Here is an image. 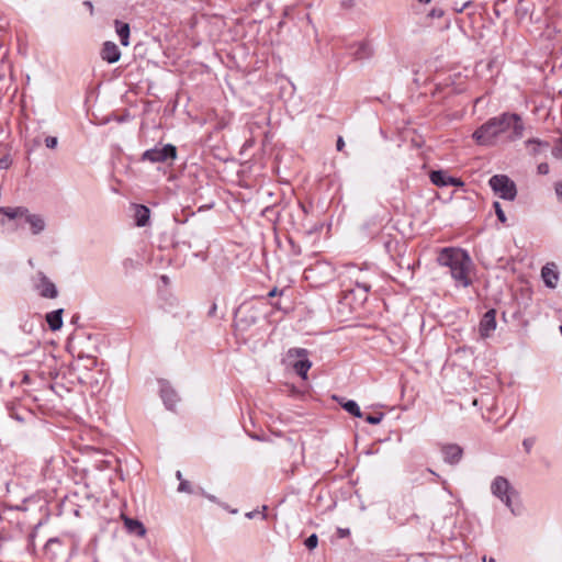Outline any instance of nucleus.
Listing matches in <instances>:
<instances>
[{"mask_svg": "<svg viewBox=\"0 0 562 562\" xmlns=\"http://www.w3.org/2000/svg\"><path fill=\"white\" fill-rule=\"evenodd\" d=\"M507 131H510V139H517L522 136L524 123L519 115L504 113L492 117L476 128L472 136L479 145L492 146L495 144L497 136Z\"/></svg>", "mask_w": 562, "mask_h": 562, "instance_id": "nucleus-1", "label": "nucleus"}, {"mask_svg": "<svg viewBox=\"0 0 562 562\" xmlns=\"http://www.w3.org/2000/svg\"><path fill=\"white\" fill-rule=\"evenodd\" d=\"M437 261L440 266L448 267L450 274L458 285L467 288L471 285L470 273L473 261L465 250L447 247L440 250Z\"/></svg>", "mask_w": 562, "mask_h": 562, "instance_id": "nucleus-2", "label": "nucleus"}, {"mask_svg": "<svg viewBox=\"0 0 562 562\" xmlns=\"http://www.w3.org/2000/svg\"><path fill=\"white\" fill-rule=\"evenodd\" d=\"M491 492L495 497L499 498L514 515H519V510L513 505V499L518 496V493L506 477L501 475L496 476L491 484Z\"/></svg>", "mask_w": 562, "mask_h": 562, "instance_id": "nucleus-3", "label": "nucleus"}, {"mask_svg": "<svg viewBox=\"0 0 562 562\" xmlns=\"http://www.w3.org/2000/svg\"><path fill=\"white\" fill-rule=\"evenodd\" d=\"M283 361L303 379H306L307 371L312 367V362L308 360V352L303 348L289 349Z\"/></svg>", "mask_w": 562, "mask_h": 562, "instance_id": "nucleus-4", "label": "nucleus"}, {"mask_svg": "<svg viewBox=\"0 0 562 562\" xmlns=\"http://www.w3.org/2000/svg\"><path fill=\"white\" fill-rule=\"evenodd\" d=\"M389 515L398 525H405L411 519H418V516L414 513V502L405 497L391 505Z\"/></svg>", "mask_w": 562, "mask_h": 562, "instance_id": "nucleus-5", "label": "nucleus"}, {"mask_svg": "<svg viewBox=\"0 0 562 562\" xmlns=\"http://www.w3.org/2000/svg\"><path fill=\"white\" fill-rule=\"evenodd\" d=\"M178 153L177 147L172 144H166L162 147L155 146L143 153L140 160L149 161L151 164L157 162H172L177 159Z\"/></svg>", "mask_w": 562, "mask_h": 562, "instance_id": "nucleus-6", "label": "nucleus"}, {"mask_svg": "<svg viewBox=\"0 0 562 562\" xmlns=\"http://www.w3.org/2000/svg\"><path fill=\"white\" fill-rule=\"evenodd\" d=\"M492 190L504 200L513 201L517 195L516 184L505 175H495L490 181Z\"/></svg>", "mask_w": 562, "mask_h": 562, "instance_id": "nucleus-7", "label": "nucleus"}, {"mask_svg": "<svg viewBox=\"0 0 562 562\" xmlns=\"http://www.w3.org/2000/svg\"><path fill=\"white\" fill-rule=\"evenodd\" d=\"M32 285L41 297L56 299L58 296L57 286L43 271H37L32 278Z\"/></svg>", "mask_w": 562, "mask_h": 562, "instance_id": "nucleus-8", "label": "nucleus"}, {"mask_svg": "<svg viewBox=\"0 0 562 562\" xmlns=\"http://www.w3.org/2000/svg\"><path fill=\"white\" fill-rule=\"evenodd\" d=\"M68 553L67 546L60 538H50L44 546L43 554L49 562H59Z\"/></svg>", "mask_w": 562, "mask_h": 562, "instance_id": "nucleus-9", "label": "nucleus"}, {"mask_svg": "<svg viewBox=\"0 0 562 562\" xmlns=\"http://www.w3.org/2000/svg\"><path fill=\"white\" fill-rule=\"evenodd\" d=\"M495 329H496V312H495V310H490L483 315V317L480 322L479 331H480L481 337L487 338L492 335V333H494Z\"/></svg>", "mask_w": 562, "mask_h": 562, "instance_id": "nucleus-10", "label": "nucleus"}, {"mask_svg": "<svg viewBox=\"0 0 562 562\" xmlns=\"http://www.w3.org/2000/svg\"><path fill=\"white\" fill-rule=\"evenodd\" d=\"M431 182L437 187H448V186H462L463 182L460 179L452 178L448 176L446 171L436 170L430 173Z\"/></svg>", "mask_w": 562, "mask_h": 562, "instance_id": "nucleus-11", "label": "nucleus"}, {"mask_svg": "<svg viewBox=\"0 0 562 562\" xmlns=\"http://www.w3.org/2000/svg\"><path fill=\"white\" fill-rule=\"evenodd\" d=\"M441 452L443 454L445 462L450 464L459 463L463 454L462 448L456 443L443 446Z\"/></svg>", "mask_w": 562, "mask_h": 562, "instance_id": "nucleus-12", "label": "nucleus"}, {"mask_svg": "<svg viewBox=\"0 0 562 562\" xmlns=\"http://www.w3.org/2000/svg\"><path fill=\"white\" fill-rule=\"evenodd\" d=\"M23 221L30 225L32 234L34 235L41 234L46 227L43 216L40 214H31L29 210L26 211Z\"/></svg>", "mask_w": 562, "mask_h": 562, "instance_id": "nucleus-13", "label": "nucleus"}, {"mask_svg": "<svg viewBox=\"0 0 562 562\" xmlns=\"http://www.w3.org/2000/svg\"><path fill=\"white\" fill-rule=\"evenodd\" d=\"M541 278L548 288L554 289L558 284L559 273L554 263H547L541 269Z\"/></svg>", "mask_w": 562, "mask_h": 562, "instance_id": "nucleus-14", "label": "nucleus"}, {"mask_svg": "<svg viewBox=\"0 0 562 562\" xmlns=\"http://www.w3.org/2000/svg\"><path fill=\"white\" fill-rule=\"evenodd\" d=\"M101 57L109 64H114L121 58V52L115 43L108 41L103 44Z\"/></svg>", "mask_w": 562, "mask_h": 562, "instance_id": "nucleus-15", "label": "nucleus"}, {"mask_svg": "<svg viewBox=\"0 0 562 562\" xmlns=\"http://www.w3.org/2000/svg\"><path fill=\"white\" fill-rule=\"evenodd\" d=\"M134 221L136 226L144 227L148 224L150 217V210L143 204L134 205Z\"/></svg>", "mask_w": 562, "mask_h": 562, "instance_id": "nucleus-16", "label": "nucleus"}, {"mask_svg": "<svg viewBox=\"0 0 562 562\" xmlns=\"http://www.w3.org/2000/svg\"><path fill=\"white\" fill-rule=\"evenodd\" d=\"M63 313H64V310L59 308V310L52 311V312L46 314L45 319H46L49 328L53 331H56V330L61 328V326H63Z\"/></svg>", "mask_w": 562, "mask_h": 562, "instance_id": "nucleus-17", "label": "nucleus"}, {"mask_svg": "<svg viewBox=\"0 0 562 562\" xmlns=\"http://www.w3.org/2000/svg\"><path fill=\"white\" fill-rule=\"evenodd\" d=\"M27 209L24 206H1L0 214L8 217L9 220H23Z\"/></svg>", "mask_w": 562, "mask_h": 562, "instance_id": "nucleus-18", "label": "nucleus"}, {"mask_svg": "<svg viewBox=\"0 0 562 562\" xmlns=\"http://www.w3.org/2000/svg\"><path fill=\"white\" fill-rule=\"evenodd\" d=\"M160 393L166 407L172 409L178 401L177 393L167 384L161 385Z\"/></svg>", "mask_w": 562, "mask_h": 562, "instance_id": "nucleus-19", "label": "nucleus"}, {"mask_svg": "<svg viewBox=\"0 0 562 562\" xmlns=\"http://www.w3.org/2000/svg\"><path fill=\"white\" fill-rule=\"evenodd\" d=\"M116 34L120 37L121 44L127 46L130 44V25L119 20L114 21Z\"/></svg>", "mask_w": 562, "mask_h": 562, "instance_id": "nucleus-20", "label": "nucleus"}, {"mask_svg": "<svg viewBox=\"0 0 562 562\" xmlns=\"http://www.w3.org/2000/svg\"><path fill=\"white\" fill-rule=\"evenodd\" d=\"M124 525H125L126 529L132 533H135L140 537L145 536V533H146V529H145L144 525L136 519L125 517Z\"/></svg>", "mask_w": 562, "mask_h": 562, "instance_id": "nucleus-21", "label": "nucleus"}, {"mask_svg": "<svg viewBox=\"0 0 562 562\" xmlns=\"http://www.w3.org/2000/svg\"><path fill=\"white\" fill-rule=\"evenodd\" d=\"M340 404H341L342 408L346 412H348L350 415L358 417V418L362 417V412H361L359 405L355 401L348 400L346 402H341Z\"/></svg>", "mask_w": 562, "mask_h": 562, "instance_id": "nucleus-22", "label": "nucleus"}, {"mask_svg": "<svg viewBox=\"0 0 562 562\" xmlns=\"http://www.w3.org/2000/svg\"><path fill=\"white\" fill-rule=\"evenodd\" d=\"M372 54L371 47L368 43H360L358 45L357 50L355 52V56L358 59H363L370 57Z\"/></svg>", "mask_w": 562, "mask_h": 562, "instance_id": "nucleus-23", "label": "nucleus"}, {"mask_svg": "<svg viewBox=\"0 0 562 562\" xmlns=\"http://www.w3.org/2000/svg\"><path fill=\"white\" fill-rule=\"evenodd\" d=\"M552 156L562 160V133L561 136L555 140V144L552 148Z\"/></svg>", "mask_w": 562, "mask_h": 562, "instance_id": "nucleus-24", "label": "nucleus"}, {"mask_svg": "<svg viewBox=\"0 0 562 562\" xmlns=\"http://www.w3.org/2000/svg\"><path fill=\"white\" fill-rule=\"evenodd\" d=\"M356 288H357L358 290H361V291H362V293H363V300H366V299H367V293H368V292L370 291V289H371V284H370L369 282H367V281H363V280H361V281H360V280H358V279H357V280H356Z\"/></svg>", "mask_w": 562, "mask_h": 562, "instance_id": "nucleus-25", "label": "nucleus"}, {"mask_svg": "<svg viewBox=\"0 0 562 562\" xmlns=\"http://www.w3.org/2000/svg\"><path fill=\"white\" fill-rule=\"evenodd\" d=\"M493 206H494L495 214H496L498 221L502 223H506L507 218H506V215H505L499 202H494Z\"/></svg>", "mask_w": 562, "mask_h": 562, "instance_id": "nucleus-26", "label": "nucleus"}, {"mask_svg": "<svg viewBox=\"0 0 562 562\" xmlns=\"http://www.w3.org/2000/svg\"><path fill=\"white\" fill-rule=\"evenodd\" d=\"M384 417V414L383 413H379V414H375V415H367L366 416V422L371 424V425H378L382 422Z\"/></svg>", "mask_w": 562, "mask_h": 562, "instance_id": "nucleus-27", "label": "nucleus"}, {"mask_svg": "<svg viewBox=\"0 0 562 562\" xmlns=\"http://www.w3.org/2000/svg\"><path fill=\"white\" fill-rule=\"evenodd\" d=\"M305 546L307 549L313 550L317 547L318 538L317 535L313 533L305 540Z\"/></svg>", "mask_w": 562, "mask_h": 562, "instance_id": "nucleus-28", "label": "nucleus"}, {"mask_svg": "<svg viewBox=\"0 0 562 562\" xmlns=\"http://www.w3.org/2000/svg\"><path fill=\"white\" fill-rule=\"evenodd\" d=\"M179 492L192 493L191 484L189 481H181L178 486Z\"/></svg>", "mask_w": 562, "mask_h": 562, "instance_id": "nucleus-29", "label": "nucleus"}, {"mask_svg": "<svg viewBox=\"0 0 562 562\" xmlns=\"http://www.w3.org/2000/svg\"><path fill=\"white\" fill-rule=\"evenodd\" d=\"M473 3V0H464L462 4H456L454 11L458 13L463 12L468 7H470Z\"/></svg>", "mask_w": 562, "mask_h": 562, "instance_id": "nucleus-30", "label": "nucleus"}, {"mask_svg": "<svg viewBox=\"0 0 562 562\" xmlns=\"http://www.w3.org/2000/svg\"><path fill=\"white\" fill-rule=\"evenodd\" d=\"M57 144H58V140L54 136H48V137L45 138V145L48 148L53 149V148H55L57 146Z\"/></svg>", "mask_w": 562, "mask_h": 562, "instance_id": "nucleus-31", "label": "nucleus"}, {"mask_svg": "<svg viewBox=\"0 0 562 562\" xmlns=\"http://www.w3.org/2000/svg\"><path fill=\"white\" fill-rule=\"evenodd\" d=\"M11 166V160L9 157L0 158V169H8Z\"/></svg>", "mask_w": 562, "mask_h": 562, "instance_id": "nucleus-32", "label": "nucleus"}, {"mask_svg": "<svg viewBox=\"0 0 562 562\" xmlns=\"http://www.w3.org/2000/svg\"><path fill=\"white\" fill-rule=\"evenodd\" d=\"M538 172H539L540 175H547V173H549V165H548V164H546V162L540 164V165L538 166Z\"/></svg>", "mask_w": 562, "mask_h": 562, "instance_id": "nucleus-33", "label": "nucleus"}, {"mask_svg": "<svg viewBox=\"0 0 562 562\" xmlns=\"http://www.w3.org/2000/svg\"><path fill=\"white\" fill-rule=\"evenodd\" d=\"M443 15V11L441 9H432L429 12V16L431 18H441Z\"/></svg>", "mask_w": 562, "mask_h": 562, "instance_id": "nucleus-34", "label": "nucleus"}, {"mask_svg": "<svg viewBox=\"0 0 562 562\" xmlns=\"http://www.w3.org/2000/svg\"><path fill=\"white\" fill-rule=\"evenodd\" d=\"M216 312H217V305L216 303H212L209 312H207V316L209 317H215L216 316Z\"/></svg>", "mask_w": 562, "mask_h": 562, "instance_id": "nucleus-35", "label": "nucleus"}, {"mask_svg": "<svg viewBox=\"0 0 562 562\" xmlns=\"http://www.w3.org/2000/svg\"><path fill=\"white\" fill-rule=\"evenodd\" d=\"M533 445V440L528 438L522 441V446L525 447L526 451L529 452L531 447Z\"/></svg>", "mask_w": 562, "mask_h": 562, "instance_id": "nucleus-36", "label": "nucleus"}, {"mask_svg": "<svg viewBox=\"0 0 562 562\" xmlns=\"http://www.w3.org/2000/svg\"><path fill=\"white\" fill-rule=\"evenodd\" d=\"M555 192L558 198L562 201V182L557 183Z\"/></svg>", "mask_w": 562, "mask_h": 562, "instance_id": "nucleus-37", "label": "nucleus"}, {"mask_svg": "<svg viewBox=\"0 0 562 562\" xmlns=\"http://www.w3.org/2000/svg\"><path fill=\"white\" fill-rule=\"evenodd\" d=\"M531 144H536V145H543V146H548V143H542L541 140L539 139H529L527 140V145H531Z\"/></svg>", "mask_w": 562, "mask_h": 562, "instance_id": "nucleus-38", "label": "nucleus"}, {"mask_svg": "<svg viewBox=\"0 0 562 562\" xmlns=\"http://www.w3.org/2000/svg\"><path fill=\"white\" fill-rule=\"evenodd\" d=\"M344 146H345V142H344L342 137H338L337 143H336L337 150H342Z\"/></svg>", "mask_w": 562, "mask_h": 562, "instance_id": "nucleus-39", "label": "nucleus"}, {"mask_svg": "<svg viewBox=\"0 0 562 562\" xmlns=\"http://www.w3.org/2000/svg\"><path fill=\"white\" fill-rule=\"evenodd\" d=\"M279 294H282V291H279L277 288H273V289L268 293V296H269V297H273V296L279 295Z\"/></svg>", "mask_w": 562, "mask_h": 562, "instance_id": "nucleus-40", "label": "nucleus"}, {"mask_svg": "<svg viewBox=\"0 0 562 562\" xmlns=\"http://www.w3.org/2000/svg\"><path fill=\"white\" fill-rule=\"evenodd\" d=\"M338 535H339L340 538L347 537L349 535V529L339 528L338 529Z\"/></svg>", "mask_w": 562, "mask_h": 562, "instance_id": "nucleus-41", "label": "nucleus"}, {"mask_svg": "<svg viewBox=\"0 0 562 562\" xmlns=\"http://www.w3.org/2000/svg\"><path fill=\"white\" fill-rule=\"evenodd\" d=\"M83 5H85L87 9H89L90 14H92V13H93V4H92V2H91V1H85V2H83Z\"/></svg>", "mask_w": 562, "mask_h": 562, "instance_id": "nucleus-42", "label": "nucleus"}, {"mask_svg": "<svg viewBox=\"0 0 562 562\" xmlns=\"http://www.w3.org/2000/svg\"><path fill=\"white\" fill-rule=\"evenodd\" d=\"M258 512L257 510H254V512H249L246 514V517L251 519V518H255L257 516Z\"/></svg>", "mask_w": 562, "mask_h": 562, "instance_id": "nucleus-43", "label": "nucleus"}, {"mask_svg": "<svg viewBox=\"0 0 562 562\" xmlns=\"http://www.w3.org/2000/svg\"><path fill=\"white\" fill-rule=\"evenodd\" d=\"M206 498H209L211 502H216V497L210 494L203 493Z\"/></svg>", "mask_w": 562, "mask_h": 562, "instance_id": "nucleus-44", "label": "nucleus"}, {"mask_svg": "<svg viewBox=\"0 0 562 562\" xmlns=\"http://www.w3.org/2000/svg\"><path fill=\"white\" fill-rule=\"evenodd\" d=\"M176 476H177V479H178L180 482H181V481H184V480L182 479V474H181V472H180V471H177Z\"/></svg>", "mask_w": 562, "mask_h": 562, "instance_id": "nucleus-45", "label": "nucleus"}, {"mask_svg": "<svg viewBox=\"0 0 562 562\" xmlns=\"http://www.w3.org/2000/svg\"><path fill=\"white\" fill-rule=\"evenodd\" d=\"M293 251H294L295 255H300L301 254V249L299 247L297 248L293 247Z\"/></svg>", "mask_w": 562, "mask_h": 562, "instance_id": "nucleus-46", "label": "nucleus"}, {"mask_svg": "<svg viewBox=\"0 0 562 562\" xmlns=\"http://www.w3.org/2000/svg\"><path fill=\"white\" fill-rule=\"evenodd\" d=\"M431 0H418L420 3H429Z\"/></svg>", "mask_w": 562, "mask_h": 562, "instance_id": "nucleus-47", "label": "nucleus"}, {"mask_svg": "<svg viewBox=\"0 0 562 562\" xmlns=\"http://www.w3.org/2000/svg\"><path fill=\"white\" fill-rule=\"evenodd\" d=\"M349 5H353V0H348Z\"/></svg>", "mask_w": 562, "mask_h": 562, "instance_id": "nucleus-48", "label": "nucleus"}, {"mask_svg": "<svg viewBox=\"0 0 562 562\" xmlns=\"http://www.w3.org/2000/svg\"><path fill=\"white\" fill-rule=\"evenodd\" d=\"M342 5L350 7L348 2H342Z\"/></svg>", "mask_w": 562, "mask_h": 562, "instance_id": "nucleus-49", "label": "nucleus"}, {"mask_svg": "<svg viewBox=\"0 0 562 562\" xmlns=\"http://www.w3.org/2000/svg\"><path fill=\"white\" fill-rule=\"evenodd\" d=\"M342 5L350 7L348 2H342Z\"/></svg>", "mask_w": 562, "mask_h": 562, "instance_id": "nucleus-50", "label": "nucleus"}, {"mask_svg": "<svg viewBox=\"0 0 562 562\" xmlns=\"http://www.w3.org/2000/svg\"><path fill=\"white\" fill-rule=\"evenodd\" d=\"M490 562H495V560H494V559H491V560H490Z\"/></svg>", "mask_w": 562, "mask_h": 562, "instance_id": "nucleus-51", "label": "nucleus"}]
</instances>
